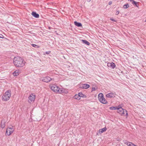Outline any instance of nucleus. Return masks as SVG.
<instances>
[{
    "label": "nucleus",
    "mask_w": 146,
    "mask_h": 146,
    "mask_svg": "<svg viewBox=\"0 0 146 146\" xmlns=\"http://www.w3.org/2000/svg\"><path fill=\"white\" fill-rule=\"evenodd\" d=\"M15 66L17 67H23L25 65L26 62L24 59L19 56L15 57L13 60Z\"/></svg>",
    "instance_id": "1"
},
{
    "label": "nucleus",
    "mask_w": 146,
    "mask_h": 146,
    "mask_svg": "<svg viewBox=\"0 0 146 146\" xmlns=\"http://www.w3.org/2000/svg\"><path fill=\"white\" fill-rule=\"evenodd\" d=\"M50 88L53 92L58 94H62L64 92L65 90L63 88H60L58 86L55 84H51L49 86Z\"/></svg>",
    "instance_id": "2"
},
{
    "label": "nucleus",
    "mask_w": 146,
    "mask_h": 146,
    "mask_svg": "<svg viewBox=\"0 0 146 146\" xmlns=\"http://www.w3.org/2000/svg\"><path fill=\"white\" fill-rule=\"evenodd\" d=\"M11 91L9 90L6 92L2 96V100L4 101H6L9 99L11 96Z\"/></svg>",
    "instance_id": "3"
},
{
    "label": "nucleus",
    "mask_w": 146,
    "mask_h": 146,
    "mask_svg": "<svg viewBox=\"0 0 146 146\" xmlns=\"http://www.w3.org/2000/svg\"><path fill=\"white\" fill-rule=\"evenodd\" d=\"M98 98L99 101L101 103L104 104H106L108 103L107 101L104 98L103 94L100 93L98 95Z\"/></svg>",
    "instance_id": "4"
},
{
    "label": "nucleus",
    "mask_w": 146,
    "mask_h": 146,
    "mask_svg": "<svg viewBox=\"0 0 146 146\" xmlns=\"http://www.w3.org/2000/svg\"><path fill=\"white\" fill-rule=\"evenodd\" d=\"M117 112L121 115H124L125 114L127 115V111L126 110L123 109L120 106H119V107H118L117 109Z\"/></svg>",
    "instance_id": "5"
},
{
    "label": "nucleus",
    "mask_w": 146,
    "mask_h": 146,
    "mask_svg": "<svg viewBox=\"0 0 146 146\" xmlns=\"http://www.w3.org/2000/svg\"><path fill=\"white\" fill-rule=\"evenodd\" d=\"M40 80L43 82L46 83L49 82L52 80H54L53 79L51 78L49 76L42 77L40 78Z\"/></svg>",
    "instance_id": "6"
},
{
    "label": "nucleus",
    "mask_w": 146,
    "mask_h": 146,
    "mask_svg": "<svg viewBox=\"0 0 146 146\" xmlns=\"http://www.w3.org/2000/svg\"><path fill=\"white\" fill-rule=\"evenodd\" d=\"M14 131V129L13 128H7L6 129V134L8 136H9Z\"/></svg>",
    "instance_id": "7"
},
{
    "label": "nucleus",
    "mask_w": 146,
    "mask_h": 146,
    "mask_svg": "<svg viewBox=\"0 0 146 146\" xmlns=\"http://www.w3.org/2000/svg\"><path fill=\"white\" fill-rule=\"evenodd\" d=\"M35 96L33 94H31L29 97V102L31 103V102H33L35 100Z\"/></svg>",
    "instance_id": "8"
},
{
    "label": "nucleus",
    "mask_w": 146,
    "mask_h": 146,
    "mask_svg": "<svg viewBox=\"0 0 146 146\" xmlns=\"http://www.w3.org/2000/svg\"><path fill=\"white\" fill-rule=\"evenodd\" d=\"M115 94L113 92H110L107 94L106 95V96L107 98H112L115 97Z\"/></svg>",
    "instance_id": "9"
},
{
    "label": "nucleus",
    "mask_w": 146,
    "mask_h": 146,
    "mask_svg": "<svg viewBox=\"0 0 146 146\" xmlns=\"http://www.w3.org/2000/svg\"><path fill=\"white\" fill-rule=\"evenodd\" d=\"M90 87L89 85L87 84H82L81 86V88L83 89H87L89 88Z\"/></svg>",
    "instance_id": "10"
},
{
    "label": "nucleus",
    "mask_w": 146,
    "mask_h": 146,
    "mask_svg": "<svg viewBox=\"0 0 146 146\" xmlns=\"http://www.w3.org/2000/svg\"><path fill=\"white\" fill-rule=\"evenodd\" d=\"M108 65H109L112 68H114L116 66L115 64L113 62H111L110 63H108Z\"/></svg>",
    "instance_id": "11"
},
{
    "label": "nucleus",
    "mask_w": 146,
    "mask_h": 146,
    "mask_svg": "<svg viewBox=\"0 0 146 146\" xmlns=\"http://www.w3.org/2000/svg\"><path fill=\"white\" fill-rule=\"evenodd\" d=\"M32 15L35 18H38L39 17V14L36 13V12H33L32 13Z\"/></svg>",
    "instance_id": "12"
},
{
    "label": "nucleus",
    "mask_w": 146,
    "mask_h": 146,
    "mask_svg": "<svg viewBox=\"0 0 146 146\" xmlns=\"http://www.w3.org/2000/svg\"><path fill=\"white\" fill-rule=\"evenodd\" d=\"M124 142L125 144L128 145V146H133V143L131 142L127 141H125Z\"/></svg>",
    "instance_id": "13"
},
{
    "label": "nucleus",
    "mask_w": 146,
    "mask_h": 146,
    "mask_svg": "<svg viewBox=\"0 0 146 146\" xmlns=\"http://www.w3.org/2000/svg\"><path fill=\"white\" fill-rule=\"evenodd\" d=\"M6 122L2 120L1 122V127L3 129L4 128L5 126Z\"/></svg>",
    "instance_id": "14"
},
{
    "label": "nucleus",
    "mask_w": 146,
    "mask_h": 146,
    "mask_svg": "<svg viewBox=\"0 0 146 146\" xmlns=\"http://www.w3.org/2000/svg\"><path fill=\"white\" fill-rule=\"evenodd\" d=\"M74 23L75 25L77 27H80L82 26V24L76 21L74 22Z\"/></svg>",
    "instance_id": "15"
},
{
    "label": "nucleus",
    "mask_w": 146,
    "mask_h": 146,
    "mask_svg": "<svg viewBox=\"0 0 146 146\" xmlns=\"http://www.w3.org/2000/svg\"><path fill=\"white\" fill-rule=\"evenodd\" d=\"M19 70H16L13 73V74L14 76H17L19 75Z\"/></svg>",
    "instance_id": "16"
},
{
    "label": "nucleus",
    "mask_w": 146,
    "mask_h": 146,
    "mask_svg": "<svg viewBox=\"0 0 146 146\" xmlns=\"http://www.w3.org/2000/svg\"><path fill=\"white\" fill-rule=\"evenodd\" d=\"M106 130L107 128H106V127H104V128L100 129L99 130L98 132H99V133L100 132L101 133H102L106 131Z\"/></svg>",
    "instance_id": "17"
},
{
    "label": "nucleus",
    "mask_w": 146,
    "mask_h": 146,
    "mask_svg": "<svg viewBox=\"0 0 146 146\" xmlns=\"http://www.w3.org/2000/svg\"><path fill=\"white\" fill-rule=\"evenodd\" d=\"M74 97L75 99H76L78 100H79L80 99V97L79 94V93L78 94L75 95L74 96Z\"/></svg>",
    "instance_id": "18"
},
{
    "label": "nucleus",
    "mask_w": 146,
    "mask_h": 146,
    "mask_svg": "<svg viewBox=\"0 0 146 146\" xmlns=\"http://www.w3.org/2000/svg\"><path fill=\"white\" fill-rule=\"evenodd\" d=\"M118 107H119V106H112L110 108V109L111 110H117Z\"/></svg>",
    "instance_id": "19"
},
{
    "label": "nucleus",
    "mask_w": 146,
    "mask_h": 146,
    "mask_svg": "<svg viewBox=\"0 0 146 146\" xmlns=\"http://www.w3.org/2000/svg\"><path fill=\"white\" fill-rule=\"evenodd\" d=\"M79 94L80 96V98H81V97H83V98H86V95L83 94V93L82 92H80L79 93Z\"/></svg>",
    "instance_id": "20"
},
{
    "label": "nucleus",
    "mask_w": 146,
    "mask_h": 146,
    "mask_svg": "<svg viewBox=\"0 0 146 146\" xmlns=\"http://www.w3.org/2000/svg\"><path fill=\"white\" fill-rule=\"evenodd\" d=\"M82 42L83 43H84L85 44H86L88 45H89L90 44V43L86 40H82Z\"/></svg>",
    "instance_id": "21"
},
{
    "label": "nucleus",
    "mask_w": 146,
    "mask_h": 146,
    "mask_svg": "<svg viewBox=\"0 0 146 146\" xmlns=\"http://www.w3.org/2000/svg\"><path fill=\"white\" fill-rule=\"evenodd\" d=\"M129 7V4L127 3L125 5H124L123 7V8L124 9H127V8H128Z\"/></svg>",
    "instance_id": "22"
},
{
    "label": "nucleus",
    "mask_w": 146,
    "mask_h": 146,
    "mask_svg": "<svg viewBox=\"0 0 146 146\" xmlns=\"http://www.w3.org/2000/svg\"><path fill=\"white\" fill-rule=\"evenodd\" d=\"M139 2H136L135 1H133L132 2V3L133 4H135L136 6L137 7H138V6L137 5V4Z\"/></svg>",
    "instance_id": "23"
},
{
    "label": "nucleus",
    "mask_w": 146,
    "mask_h": 146,
    "mask_svg": "<svg viewBox=\"0 0 146 146\" xmlns=\"http://www.w3.org/2000/svg\"><path fill=\"white\" fill-rule=\"evenodd\" d=\"M32 46L35 48H38L39 47L38 45L35 44H32Z\"/></svg>",
    "instance_id": "24"
},
{
    "label": "nucleus",
    "mask_w": 146,
    "mask_h": 146,
    "mask_svg": "<svg viewBox=\"0 0 146 146\" xmlns=\"http://www.w3.org/2000/svg\"><path fill=\"white\" fill-rule=\"evenodd\" d=\"M97 89V88H96L95 87H93L92 89V90L91 92H92L93 91H94L96 90Z\"/></svg>",
    "instance_id": "25"
},
{
    "label": "nucleus",
    "mask_w": 146,
    "mask_h": 146,
    "mask_svg": "<svg viewBox=\"0 0 146 146\" xmlns=\"http://www.w3.org/2000/svg\"><path fill=\"white\" fill-rule=\"evenodd\" d=\"M110 19V20H111V21H114V22H116V21L115 20V19H112V18H111Z\"/></svg>",
    "instance_id": "26"
},
{
    "label": "nucleus",
    "mask_w": 146,
    "mask_h": 146,
    "mask_svg": "<svg viewBox=\"0 0 146 146\" xmlns=\"http://www.w3.org/2000/svg\"><path fill=\"white\" fill-rule=\"evenodd\" d=\"M119 13V11H117L115 13V15H118Z\"/></svg>",
    "instance_id": "27"
},
{
    "label": "nucleus",
    "mask_w": 146,
    "mask_h": 146,
    "mask_svg": "<svg viewBox=\"0 0 146 146\" xmlns=\"http://www.w3.org/2000/svg\"><path fill=\"white\" fill-rule=\"evenodd\" d=\"M50 51H47V52H46V53L47 54H49V53H50Z\"/></svg>",
    "instance_id": "28"
},
{
    "label": "nucleus",
    "mask_w": 146,
    "mask_h": 146,
    "mask_svg": "<svg viewBox=\"0 0 146 146\" xmlns=\"http://www.w3.org/2000/svg\"><path fill=\"white\" fill-rule=\"evenodd\" d=\"M112 3V2L111 1H110L109 2V3H108V4L109 5H111V4Z\"/></svg>",
    "instance_id": "29"
},
{
    "label": "nucleus",
    "mask_w": 146,
    "mask_h": 146,
    "mask_svg": "<svg viewBox=\"0 0 146 146\" xmlns=\"http://www.w3.org/2000/svg\"><path fill=\"white\" fill-rule=\"evenodd\" d=\"M1 35V36H0V38H4L3 36L2 35Z\"/></svg>",
    "instance_id": "30"
},
{
    "label": "nucleus",
    "mask_w": 146,
    "mask_h": 146,
    "mask_svg": "<svg viewBox=\"0 0 146 146\" xmlns=\"http://www.w3.org/2000/svg\"><path fill=\"white\" fill-rule=\"evenodd\" d=\"M133 146H137L133 144Z\"/></svg>",
    "instance_id": "31"
},
{
    "label": "nucleus",
    "mask_w": 146,
    "mask_h": 146,
    "mask_svg": "<svg viewBox=\"0 0 146 146\" xmlns=\"http://www.w3.org/2000/svg\"><path fill=\"white\" fill-rule=\"evenodd\" d=\"M131 1H133H133H134L133 0H130Z\"/></svg>",
    "instance_id": "32"
}]
</instances>
